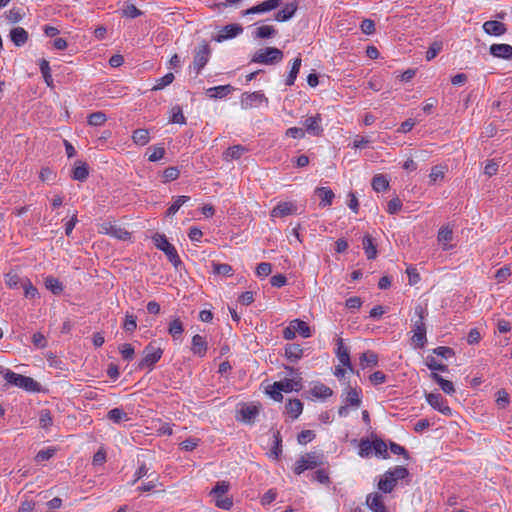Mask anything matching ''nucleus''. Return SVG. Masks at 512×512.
<instances>
[{
	"mask_svg": "<svg viewBox=\"0 0 512 512\" xmlns=\"http://www.w3.org/2000/svg\"><path fill=\"white\" fill-rule=\"evenodd\" d=\"M10 38L16 46L21 47L28 40V32L22 27H15L10 31Z\"/></svg>",
	"mask_w": 512,
	"mask_h": 512,
	"instance_id": "nucleus-31",
	"label": "nucleus"
},
{
	"mask_svg": "<svg viewBox=\"0 0 512 512\" xmlns=\"http://www.w3.org/2000/svg\"><path fill=\"white\" fill-rule=\"evenodd\" d=\"M286 411L292 419H297L303 411V403L299 399H290L286 403Z\"/></svg>",
	"mask_w": 512,
	"mask_h": 512,
	"instance_id": "nucleus-33",
	"label": "nucleus"
},
{
	"mask_svg": "<svg viewBox=\"0 0 512 512\" xmlns=\"http://www.w3.org/2000/svg\"><path fill=\"white\" fill-rule=\"evenodd\" d=\"M489 51L494 57L506 60L512 59V46L509 44H492Z\"/></svg>",
	"mask_w": 512,
	"mask_h": 512,
	"instance_id": "nucleus-24",
	"label": "nucleus"
},
{
	"mask_svg": "<svg viewBox=\"0 0 512 512\" xmlns=\"http://www.w3.org/2000/svg\"><path fill=\"white\" fill-rule=\"evenodd\" d=\"M322 463L321 455L316 452H309L302 455L295 463L294 472L297 475L304 471L314 469Z\"/></svg>",
	"mask_w": 512,
	"mask_h": 512,
	"instance_id": "nucleus-8",
	"label": "nucleus"
},
{
	"mask_svg": "<svg viewBox=\"0 0 512 512\" xmlns=\"http://www.w3.org/2000/svg\"><path fill=\"white\" fill-rule=\"evenodd\" d=\"M155 246L163 251L167 256L168 260L172 263L175 269H178L182 265V261L177 253L176 248L172 245L165 235L156 234L153 237Z\"/></svg>",
	"mask_w": 512,
	"mask_h": 512,
	"instance_id": "nucleus-6",
	"label": "nucleus"
},
{
	"mask_svg": "<svg viewBox=\"0 0 512 512\" xmlns=\"http://www.w3.org/2000/svg\"><path fill=\"white\" fill-rule=\"evenodd\" d=\"M22 279L16 272H8L5 275V283L9 288L15 289L22 286Z\"/></svg>",
	"mask_w": 512,
	"mask_h": 512,
	"instance_id": "nucleus-47",
	"label": "nucleus"
},
{
	"mask_svg": "<svg viewBox=\"0 0 512 512\" xmlns=\"http://www.w3.org/2000/svg\"><path fill=\"white\" fill-rule=\"evenodd\" d=\"M233 90L231 85H220L207 89V95L211 98H223Z\"/></svg>",
	"mask_w": 512,
	"mask_h": 512,
	"instance_id": "nucleus-36",
	"label": "nucleus"
},
{
	"mask_svg": "<svg viewBox=\"0 0 512 512\" xmlns=\"http://www.w3.org/2000/svg\"><path fill=\"white\" fill-rule=\"evenodd\" d=\"M175 79L173 73L169 72L165 74L163 77H160L156 80L155 85L152 87V91H159L170 85Z\"/></svg>",
	"mask_w": 512,
	"mask_h": 512,
	"instance_id": "nucleus-44",
	"label": "nucleus"
},
{
	"mask_svg": "<svg viewBox=\"0 0 512 512\" xmlns=\"http://www.w3.org/2000/svg\"><path fill=\"white\" fill-rule=\"evenodd\" d=\"M107 121V117L103 112H94L88 116V124L91 126H101Z\"/></svg>",
	"mask_w": 512,
	"mask_h": 512,
	"instance_id": "nucleus-55",
	"label": "nucleus"
},
{
	"mask_svg": "<svg viewBox=\"0 0 512 512\" xmlns=\"http://www.w3.org/2000/svg\"><path fill=\"white\" fill-rule=\"evenodd\" d=\"M373 442V451L376 455L381 456L384 459L389 458L387 451V444L381 439H375Z\"/></svg>",
	"mask_w": 512,
	"mask_h": 512,
	"instance_id": "nucleus-48",
	"label": "nucleus"
},
{
	"mask_svg": "<svg viewBox=\"0 0 512 512\" xmlns=\"http://www.w3.org/2000/svg\"><path fill=\"white\" fill-rule=\"evenodd\" d=\"M453 239V231L449 226L441 227L438 231L437 240L439 244L442 246L444 251H447L451 248L449 243Z\"/></svg>",
	"mask_w": 512,
	"mask_h": 512,
	"instance_id": "nucleus-26",
	"label": "nucleus"
},
{
	"mask_svg": "<svg viewBox=\"0 0 512 512\" xmlns=\"http://www.w3.org/2000/svg\"><path fill=\"white\" fill-rule=\"evenodd\" d=\"M426 366L432 371H441L446 372L448 371V367L442 363H438L434 357L428 356L426 358Z\"/></svg>",
	"mask_w": 512,
	"mask_h": 512,
	"instance_id": "nucleus-61",
	"label": "nucleus"
},
{
	"mask_svg": "<svg viewBox=\"0 0 512 512\" xmlns=\"http://www.w3.org/2000/svg\"><path fill=\"white\" fill-rule=\"evenodd\" d=\"M445 171L443 166H434L429 174L430 184H435L444 178Z\"/></svg>",
	"mask_w": 512,
	"mask_h": 512,
	"instance_id": "nucleus-59",
	"label": "nucleus"
},
{
	"mask_svg": "<svg viewBox=\"0 0 512 512\" xmlns=\"http://www.w3.org/2000/svg\"><path fill=\"white\" fill-rule=\"evenodd\" d=\"M213 500L215 502V506L220 509L229 510L233 506L232 498L226 496V494H224L223 496H213Z\"/></svg>",
	"mask_w": 512,
	"mask_h": 512,
	"instance_id": "nucleus-49",
	"label": "nucleus"
},
{
	"mask_svg": "<svg viewBox=\"0 0 512 512\" xmlns=\"http://www.w3.org/2000/svg\"><path fill=\"white\" fill-rule=\"evenodd\" d=\"M247 151H248V149L246 147H244L243 145H240V144L234 145V146L229 147L223 153V159L225 161L238 160Z\"/></svg>",
	"mask_w": 512,
	"mask_h": 512,
	"instance_id": "nucleus-30",
	"label": "nucleus"
},
{
	"mask_svg": "<svg viewBox=\"0 0 512 512\" xmlns=\"http://www.w3.org/2000/svg\"><path fill=\"white\" fill-rule=\"evenodd\" d=\"M184 332L183 322L179 317H174L170 321L168 325V333L172 336L174 341H177L181 338Z\"/></svg>",
	"mask_w": 512,
	"mask_h": 512,
	"instance_id": "nucleus-29",
	"label": "nucleus"
},
{
	"mask_svg": "<svg viewBox=\"0 0 512 512\" xmlns=\"http://www.w3.org/2000/svg\"><path fill=\"white\" fill-rule=\"evenodd\" d=\"M373 452V442L368 439H362L359 443V456L362 458L369 457Z\"/></svg>",
	"mask_w": 512,
	"mask_h": 512,
	"instance_id": "nucleus-54",
	"label": "nucleus"
},
{
	"mask_svg": "<svg viewBox=\"0 0 512 512\" xmlns=\"http://www.w3.org/2000/svg\"><path fill=\"white\" fill-rule=\"evenodd\" d=\"M276 33V30L273 26L270 25H262L258 27L255 31V37L265 39L270 38Z\"/></svg>",
	"mask_w": 512,
	"mask_h": 512,
	"instance_id": "nucleus-56",
	"label": "nucleus"
},
{
	"mask_svg": "<svg viewBox=\"0 0 512 512\" xmlns=\"http://www.w3.org/2000/svg\"><path fill=\"white\" fill-rule=\"evenodd\" d=\"M56 451L57 449L53 447L40 450L34 458L35 462L42 463L44 461L51 459L56 454Z\"/></svg>",
	"mask_w": 512,
	"mask_h": 512,
	"instance_id": "nucleus-51",
	"label": "nucleus"
},
{
	"mask_svg": "<svg viewBox=\"0 0 512 512\" xmlns=\"http://www.w3.org/2000/svg\"><path fill=\"white\" fill-rule=\"evenodd\" d=\"M291 324L295 332L299 333L302 337L309 338L311 336V329L306 322L300 319H294L291 321Z\"/></svg>",
	"mask_w": 512,
	"mask_h": 512,
	"instance_id": "nucleus-39",
	"label": "nucleus"
},
{
	"mask_svg": "<svg viewBox=\"0 0 512 512\" xmlns=\"http://www.w3.org/2000/svg\"><path fill=\"white\" fill-rule=\"evenodd\" d=\"M309 393L313 399L325 401L333 395V390L321 382H316L311 386Z\"/></svg>",
	"mask_w": 512,
	"mask_h": 512,
	"instance_id": "nucleus-19",
	"label": "nucleus"
},
{
	"mask_svg": "<svg viewBox=\"0 0 512 512\" xmlns=\"http://www.w3.org/2000/svg\"><path fill=\"white\" fill-rule=\"evenodd\" d=\"M163 349L155 342L148 343L143 350V358L138 364L140 370H152L155 364L161 359Z\"/></svg>",
	"mask_w": 512,
	"mask_h": 512,
	"instance_id": "nucleus-5",
	"label": "nucleus"
},
{
	"mask_svg": "<svg viewBox=\"0 0 512 512\" xmlns=\"http://www.w3.org/2000/svg\"><path fill=\"white\" fill-rule=\"evenodd\" d=\"M119 352L124 360L131 361L134 358V347L129 343H124L119 346Z\"/></svg>",
	"mask_w": 512,
	"mask_h": 512,
	"instance_id": "nucleus-58",
	"label": "nucleus"
},
{
	"mask_svg": "<svg viewBox=\"0 0 512 512\" xmlns=\"http://www.w3.org/2000/svg\"><path fill=\"white\" fill-rule=\"evenodd\" d=\"M213 272L217 275L232 276L233 268L231 265L226 263H213Z\"/></svg>",
	"mask_w": 512,
	"mask_h": 512,
	"instance_id": "nucleus-53",
	"label": "nucleus"
},
{
	"mask_svg": "<svg viewBox=\"0 0 512 512\" xmlns=\"http://www.w3.org/2000/svg\"><path fill=\"white\" fill-rule=\"evenodd\" d=\"M132 141L138 146H145L150 141V133L147 129H136L132 133Z\"/></svg>",
	"mask_w": 512,
	"mask_h": 512,
	"instance_id": "nucleus-34",
	"label": "nucleus"
},
{
	"mask_svg": "<svg viewBox=\"0 0 512 512\" xmlns=\"http://www.w3.org/2000/svg\"><path fill=\"white\" fill-rule=\"evenodd\" d=\"M383 494L382 492H372L366 496L365 504L372 512H388Z\"/></svg>",
	"mask_w": 512,
	"mask_h": 512,
	"instance_id": "nucleus-13",
	"label": "nucleus"
},
{
	"mask_svg": "<svg viewBox=\"0 0 512 512\" xmlns=\"http://www.w3.org/2000/svg\"><path fill=\"white\" fill-rule=\"evenodd\" d=\"M0 375H2L3 379L9 385L21 388L27 392L40 391V384L31 377L15 373L7 368H2Z\"/></svg>",
	"mask_w": 512,
	"mask_h": 512,
	"instance_id": "nucleus-2",
	"label": "nucleus"
},
{
	"mask_svg": "<svg viewBox=\"0 0 512 512\" xmlns=\"http://www.w3.org/2000/svg\"><path fill=\"white\" fill-rule=\"evenodd\" d=\"M318 194L321 199L320 205L328 206L332 204L335 197L333 191L328 187H321L318 189Z\"/></svg>",
	"mask_w": 512,
	"mask_h": 512,
	"instance_id": "nucleus-43",
	"label": "nucleus"
},
{
	"mask_svg": "<svg viewBox=\"0 0 512 512\" xmlns=\"http://www.w3.org/2000/svg\"><path fill=\"white\" fill-rule=\"evenodd\" d=\"M283 59V52L275 47H267L256 51L251 59L254 63L273 64Z\"/></svg>",
	"mask_w": 512,
	"mask_h": 512,
	"instance_id": "nucleus-7",
	"label": "nucleus"
},
{
	"mask_svg": "<svg viewBox=\"0 0 512 512\" xmlns=\"http://www.w3.org/2000/svg\"><path fill=\"white\" fill-rule=\"evenodd\" d=\"M443 44L441 41H434L426 51V60L431 61L434 59L442 50Z\"/></svg>",
	"mask_w": 512,
	"mask_h": 512,
	"instance_id": "nucleus-57",
	"label": "nucleus"
},
{
	"mask_svg": "<svg viewBox=\"0 0 512 512\" xmlns=\"http://www.w3.org/2000/svg\"><path fill=\"white\" fill-rule=\"evenodd\" d=\"M301 63H302V60H301V57L298 56L296 57L293 62H292V66H291V69L285 79V84L287 86H292L294 85L295 83V80L297 78V75L299 73V70H300V67H301Z\"/></svg>",
	"mask_w": 512,
	"mask_h": 512,
	"instance_id": "nucleus-35",
	"label": "nucleus"
},
{
	"mask_svg": "<svg viewBox=\"0 0 512 512\" xmlns=\"http://www.w3.org/2000/svg\"><path fill=\"white\" fill-rule=\"evenodd\" d=\"M297 206L293 202H279L271 211V217L283 218L295 214Z\"/></svg>",
	"mask_w": 512,
	"mask_h": 512,
	"instance_id": "nucleus-18",
	"label": "nucleus"
},
{
	"mask_svg": "<svg viewBox=\"0 0 512 512\" xmlns=\"http://www.w3.org/2000/svg\"><path fill=\"white\" fill-rule=\"evenodd\" d=\"M336 357L339 361V363L347 367L349 371H353V367L350 361V353L348 347L344 345L343 339L338 338L337 339V348L335 350Z\"/></svg>",
	"mask_w": 512,
	"mask_h": 512,
	"instance_id": "nucleus-17",
	"label": "nucleus"
},
{
	"mask_svg": "<svg viewBox=\"0 0 512 512\" xmlns=\"http://www.w3.org/2000/svg\"><path fill=\"white\" fill-rule=\"evenodd\" d=\"M136 328H137L136 316L127 312L125 315L124 323H123V329L126 332L132 333L136 330Z\"/></svg>",
	"mask_w": 512,
	"mask_h": 512,
	"instance_id": "nucleus-60",
	"label": "nucleus"
},
{
	"mask_svg": "<svg viewBox=\"0 0 512 512\" xmlns=\"http://www.w3.org/2000/svg\"><path fill=\"white\" fill-rule=\"evenodd\" d=\"M426 401L428 404L439 411L443 415L451 416L452 409L448 406L447 401L439 393H428L426 395Z\"/></svg>",
	"mask_w": 512,
	"mask_h": 512,
	"instance_id": "nucleus-11",
	"label": "nucleus"
},
{
	"mask_svg": "<svg viewBox=\"0 0 512 512\" xmlns=\"http://www.w3.org/2000/svg\"><path fill=\"white\" fill-rule=\"evenodd\" d=\"M303 125L305 127V131L312 136H321L323 134L322 127V116L321 114H316L313 116L307 117L303 121Z\"/></svg>",
	"mask_w": 512,
	"mask_h": 512,
	"instance_id": "nucleus-15",
	"label": "nucleus"
},
{
	"mask_svg": "<svg viewBox=\"0 0 512 512\" xmlns=\"http://www.w3.org/2000/svg\"><path fill=\"white\" fill-rule=\"evenodd\" d=\"M484 32L491 36H501L507 32V27L504 23L496 20H489L483 23Z\"/></svg>",
	"mask_w": 512,
	"mask_h": 512,
	"instance_id": "nucleus-21",
	"label": "nucleus"
},
{
	"mask_svg": "<svg viewBox=\"0 0 512 512\" xmlns=\"http://www.w3.org/2000/svg\"><path fill=\"white\" fill-rule=\"evenodd\" d=\"M89 176V167L87 163L78 160L74 164V168L72 171V179L76 181L83 182L85 181Z\"/></svg>",
	"mask_w": 512,
	"mask_h": 512,
	"instance_id": "nucleus-25",
	"label": "nucleus"
},
{
	"mask_svg": "<svg viewBox=\"0 0 512 512\" xmlns=\"http://www.w3.org/2000/svg\"><path fill=\"white\" fill-rule=\"evenodd\" d=\"M302 388L301 378L288 379L285 378L280 381H276L269 385L266 389V393L275 401H282V393H289L292 391H299Z\"/></svg>",
	"mask_w": 512,
	"mask_h": 512,
	"instance_id": "nucleus-3",
	"label": "nucleus"
},
{
	"mask_svg": "<svg viewBox=\"0 0 512 512\" xmlns=\"http://www.w3.org/2000/svg\"><path fill=\"white\" fill-rule=\"evenodd\" d=\"M45 287L55 295L62 293L64 289L63 284L53 276L45 278Z\"/></svg>",
	"mask_w": 512,
	"mask_h": 512,
	"instance_id": "nucleus-41",
	"label": "nucleus"
},
{
	"mask_svg": "<svg viewBox=\"0 0 512 512\" xmlns=\"http://www.w3.org/2000/svg\"><path fill=\"white\" fill-rule=\"evenodd\" d=\"M39 66H40L41 74H42L46 84L48 86H52L53 85V79H52V75H51V70H50L49 62L47 60H45V59H42L39 62Z\"/></svg>",
	"mask_w": 512,
	"mask_h": 512,
	"instance_id": "nucleus-50",
	"label": "nucleus"
},
{
	"mask_svg": "<svg viewBox=\"0 0 512 512\" xmlns=\"http://www.w3.org/2000/svg\"><path fill=\"white\" fill-rule=\"evenodd\" d=\"M430 377L440 386L444 393L448 395L455 393V387L451 381L444 379L436 372H431Z\"/></svg>",
	"mask_w": 512,
	"mask_h": 512,
	"instance_id": "nucleus-32",
	"label": "nucleus"
},
{
	"mask_svg": "<svg viewBox=\"0 0 512 512\" xmlns=\"http://www.w3.org/2000/svg\"><path fill=\"white\" fill-rule=\"evenodd\" d=\"M285 356L290 362L295 363L302 358L303 349L299 344H287L285 346Z\"/></svg>",
	"mask_w": 512,
	"mask_h": 512,
	"instance_id": "nucleus-28",
	"label": "nucleus"
},
{
	"mask_svg": "<svg viewBox=\"0 0 512 512\" xmlns=\"http://www.w3.org/2000/svg\"><path fill=\"white\" fill-rule=\"evenodd\" d=\"M268 104V98L262 91L244 92L240 97V105L244 110L260 107Z\"/></svg>",
	"mask_w": 512,
	"mask_h": 512,
	"instance_id": "nucleus-9",
	"label": "nucleus"
},
{
	"mask_svg": "<svg viewBox=\"0 0 512 512\" xmlns=\"http://www.w3.org/2000/svg\"><path fill=\"white\" fill-rule=\"evenodd\" d=\"M362 246L368 260H373L377 256V246L370 234H366L362 239Z\"/></svg>",
	"mask_w": 512,
	"mask_h": 512,
	"instance_id": "nucleus-27",
	"label": "nucleus"
},
{
	"mask_svg": "<svg viewBox=\"0 0 512 512\" xmlns=\"http://www.w3.org/2000/svg\"><path fill=\"white\" fill-rule=\"evenodd\" d=\"M359 360L363 369L366 367H374L378 365V355L370 350L362 353Z\"/></svg>",
	"mask_w": 512,
	"mask_h": 512,
	"instance_id": "nucleus-37",
	"label": "nucleus"
},
{
	"mask_svg": "<svg viewBox=\"0 0 512 512\" xmlns=\"http://www.w3.org/2000/svg\"><path fill=\"white\" fill-rule=\"evenodd\" d=\"M402 201L399 197H394L387 203V212L391 215L398 213L402 209Z\"/></svg>",
	"mask_w": 512,
	"mask_h": 512,
	"instance_id": "nucleus-63",
	"label": "nucleus"
},
{
	"mask_svg": "<svg viewBox=\"0 0 512 512\" xmlns=\"http://www.w3.org/2000/svg\"><path fill=\"white\" fill-rule=\"evenodd\" d=\"M165 155V148L161 145L153 146L148 148V160L150 162H156L161 160Z\"/></svg>",
	"mask_w": 512,
	"mask_h": 512,
	"instance_id": "nucleus-46",
	"label": "nucleus"
},
{
	"mask_svg": "<svg viewBox=\"0 0 512 512\" xmlns=\"http://www.w3.org/2000/svg\"><path fill=\"white\" fill-rule=\"evenodd\" d=\"M298 10V2L292 1L287 3L281 10L275 14V20L278 22H285L291 19Z\"/></svg>",
	"mask_w": 512,
	"mask_h": 512,
	"instance_id": "nucleus-23",
	"label": "nucleus"
},
{
	"mask_svg": "<svg viewBox=\"0 0 512 512\" xmlns=\"http://www.w3.org/2000/svg\"><path fill=\"white\" fill-rule=\"evenodd\" d=\"M343 403L352 407H359L362 404V391L360 388L348 387L343 392Z\"/></svg>",
	"mask_w": 512,
	"mask_h": 512,
	"instance_id": "nucleus-16",
	"label": "nucleus"
},
{
	"mask_svg": "<svg viewBox=\"0 0 512 512\" xmlns=\"http://www.w3.org/2000/svg\"><path fill=\"white\" fill-rule=\"evenodd\" d=\"M188 201H190L189 196H185V195L177 196L175 198L174 202L167 209V212H166L167 216L175 215L178 212V210L181 208V206L186 204Z\"/></svg>",
	"mask_w": 512,
	"mask_h": 512,
	"instance_id": "nucleus-42",
	"label": "nucleus"
},
{
	"mask_svg": "<svg viewBox=\"0 0 512 512\" xmlns=\"http://www.w3.org/2000/svg\"><path fill=\"white\" fill-rule=\"evenodd\" d=\"M208 350V343L205 337L196 334L192 337L191 351L194 355L203 358Z\"/></svg>",
	"mask_w": 512,
	"mask_h": 512,
	"instance_id": "nucleus-22",
	"label": "nucleus"
},
{
	"mask_svg": "<svg viewBox=\"0 0 512 512\" xmlns=\"http://www.w3.org/2000/svg\"><path fill=\"white\" fill-rule=\"evenodd\" d=\"M180 175V171L177 167H167L163 171V183L176 180Z\"/></svg>",
	"mask_w": 512,
	"mask_h": 512,
	"instance_id": "nucleus-62",
	"label": "nucleus"
},
{
	"mask_svg": "<svg viewBox=\"0 0 512 512\" xmlns=\"http://www.w3.org/2000/svg\"><path fill=\"white\" fill-rule=\"evenodd\" d=\"M243 28L238 24H229L221 28L218 32L215 40L217 42H223L228 39H232L242 33Z\"/></svg>",
	"mask_w": 512,
	"mask_h": 512,
	"instance_id": "nucleus-20",
	"label": "nucleus"
},
{
	"mask_svg": "<svg viewBox=\"0 0 512 512\" xmlns=\"http://www.w3.org/2000/svg\"><path fill=\"white\" fill-rule=\"evenodd\" d=\"M315 437H316V435H315L314 431L303 430L298 434L297 440H298L299 444L306 445L307 443L311 442Z\"/></svg>",
	"mask_w": 512,
	"mask_h": 512,
	"instance_id": "nucleus-64",
	"label": "nucleus"
},
{
	"mask_svg": "<svg viewBox=\"0 0 512 512\" xmlns=\"http://www.w3.org/2000/svg\"><path fill=\"white\" fill-rule=\"evenodd\" d=\"M21 287L24 290V295L26 298H36L39 294L37 288L32 284V282L28 278H25L23 280Z\"/></svg>",
	"mask_w": 512,
	"mask_h": 512,
	"instance_id": "nucleus-52",
	"label": "nucleus"
},
{
	"mask_svg": "<svg viewBox=\"0 0 512 512\" xmlns=\"http://www.w3.org/2000/svg\"><path fill=\"white\" fill-rule=\"evenodd\" d=\"M415 314L418 318L413 322L411 342L416 348H423L427 343L426 326L424 323L425 310L423 307L417 306Z\"/></svg>",
	"mask_w": 512,
	"mask_h": 512,
	"instance_id": "nucleus-4",
	"label": "nucleus"
},
{
	"mask_svg": "<svg viewBox=\"0 0 512 512\" xmlns=\"http://www.w3.org/2000/svg\"><path fill=\"white\" fill-rule=\"evenodd\" d=\"M283 0H265L249 9L242 11L243 16L251 14L266 13L277 9L281 6Z\"/></svg>",
	"mask_w": 512,
	"mask_h": 512,
	"instance_id": "nucleus-14",
	"label": "nucleus"
},
{
	"mask_svg": "<svg viewBox=\"0 0 512 512\" xmlns=\"http://www.w3.org/2000/svg\"><path fill=\"white\" fill-rule=\"evenodd\" d=\"M409 471L404 466H395L387 470L379 479L377 488L384 494L391 493L399 480L408 477Z\"/></svg>",
	"mask_w": 512,
	"mask_h": 512,
	"instance_id": "nucleus-1",
	"label": "nucleus"
},
{
	"mask_svg": "<svg viewBox=\"0 0 512 512\" xmlns=\"http://www.w3.org/2000/svg\"><path fill=\"white\" fill-rule=\"evenodd\" d=\"M107 418L115 424L129 420L128 414L122 408L111 409L107 414Z\"/></svg>",
	"mask_w": 512,
	"mask_h": 512,
	"instance_id": "nucleus-38",
	"label": "nucleus"
},
{
	"mask_svg": "<svg viewBox=\"0 0 512 512\" xmlns=\"http://www.w3.org/2000/svg\"><path fill=\"white\" fill-rule=\"evenodd\" d=\"M211 50L205 41H203L195 50L194 59L192 63V69L196 74H199L201 70L208 63L210 58Z\"/></svg>",
	"mask_w": 512,
	"mask_h": 512,
	"instance_id": "nucleus-10",
	"label": "nucleus"
},
{
	"mask_svg": "<svg viewBox=\"0 0 512 512\" xmlns=\"http://www.w3.org/2000/svg\"><path fill=\"white\" fill-rule=\"evenodd\" d=\"M170 122L180 125L186 124V118L183 114L182 108L179 105L172 107Z\"/></svg>",
	"mask_w": 512,
	"mask_h": 512,
	"instance_id": "nucleus-45",
	"label": "nucleus"
},
{
	"mask_svg": "<svg viewBox=\"0 0 512 512\" xmlns=\"http://www.w3.org/2000/svg\"><path fill=\"white\" fill-rule=\"evenodd\" d=\"M259 415V407L253 404L242 405L239 410H237L236 419L237 421L253 424L255 419Z\"/></svg>",
	"mask_w": 512,
	"mask_h": 512,
	"instance_id": "nucleus-12",
	"label": "nucleus"
},
{
	"mask_svg": "<svg viewBox=\"0 0 512 512\" xmlns=\"http://www.w3.org/2000/svg\"><path fill=\"white\" fill-rule=\"evenodd\" d=\"M371 185L376 192H383L389 188V181L386 176L377 174L373 177Z\"/></svg>",
	"mask_w": 512,
	"mask_h": 512,
	"instance_id": "nucleus-40",
	"label": "nucleus"
}]
</instances>
